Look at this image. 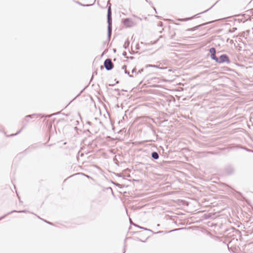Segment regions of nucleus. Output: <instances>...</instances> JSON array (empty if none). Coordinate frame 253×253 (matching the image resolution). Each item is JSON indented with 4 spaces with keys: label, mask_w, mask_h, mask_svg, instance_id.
Instances as JSON below:
<instances>
[{
    "label": "nucleus",
    "mask_w": 253,
    "mask_h": 253,
    "mask_svg": "<svg viewBox=\"0 0 253 253\" xmlns=\"http://www.w3.org/2000/svg\"><path fill=\"white\" fill-rule=\"evenodd\" d=\"M215 62L218 63H222L224 62L229 63L230 61L228 56L226 54H222L220 56L219 58H217V60Z\"/></svg>",
    "instance_id": "obj_1"
},
{
    "label": "nucleus",
    "mask_w": 253,
    "mask_h": 253,
    "mask_svg": "<svg viewBox=\"0 0 253 253\" xmlns=\"http://www.w3.org/2000/svg\"><path fill=\"white\" fill-rule=\"evenodd\" d=\"M104 66L108 71L112 70L114 67V64L112 62V60L110 58L106 59L104 61Z\"/></svg>",
    "instance_id": "obj_2"
},
{
    "label": "nucleus",
    "mask_w": 253,
    "mask_h": 253,
    "mask_svg": "<svg viewBox=\"0 0 253 253\" xmlns=\"http://www.w3.org/2000/svg\"><path fill=\"white\" fill-rule=\"evenodd\" d=\"M210 52L211 53V58L214 60L215 61L217 60V57L216 56V50L214 47H211L209 50Z\"/></svg>",
    "instance_id": "obj_3"
},
{
    "label": "nucleus",
    "mask_w": 253,
    "mask_h": 253,
    "mask_svg": "<svg viewBox=\"0 0 253 253\" xmlns=\"http://www.w3.org/2000/svg\"><path fill=\"white\" fill-rule=\"evenodd\" d=\"M123 22L124 24L127 27H130L132 26L133 23L129 18H126L124 19Z\"/></svg>",
    "instance_id": "obj_4"
},
{
    "label": "nucleus",
    "mask_w": 253,
    "mask_h": 253,
    "mask_svg": "<svg viewBox=\"0 0 253 253\" xmlns=\"http://www.w3.org/2000/svg\"><path fill=\"white\" fill-rule=\"evenodd\" d=\"M225 172L228 174H232L234 171V169L232 166H228L225 169Z\"/></svg>",
    "instance_id": "obj_5"
},
{
    "label": "nucleus",
    "mask_w": 253,
    "mask_h": 253,
    "mask_svg": "<svg viewBox=\"0 0 253 253\" xmlns=\"http://www.w3.org/2000/svg\"><path fill=\"white\" fill-rule=\"evenodd\" d=\"M112 33V25H108V38L110 40Z\"/></svg>",
    "instance_id": "obj_6"
},
{
    "label": "nucleus",
    "mask_w": 253,
    "mask_h": 253,
    "mask_svg": "<svg viewBox=\"0 0 253 253\" xmlns=\"http://www.w3.org/2000/svg\"><path fill=\"white\" fill-rule=\"evenodd\" d=\"M26 211L24 210V211H15V210H14V211H12L9 212H8L7 215L11 213H12V212H25ZM6 215H4L3 216H1V217H0V220H2L5 216Z\"/></svg>",
    "instance_id": "obj_7"
},
{
    "label": "nucleus",
    "mask_w": 253,
    "mask_h": 253,
    "mask_svg": "<svg viewBox=\"0 0 253 253\" xmlns=\"http://www.w3.org/2000/svg\"><path fill=\"white\" fill-rule=\"evenodd\" d=\"M151 156L155 160H157L159 158V154L157 152H153Z\"/></svg>",
    "instance_id": "obj_8"
},
{
    "label": "nucleus",
    "mask_w": 253,
    "mask_h": 253,
    "mask_svg": "<svg viewBox=\"0 0 253 253\" xmlns=\"http://www.w3.org/2000/svg\"><path fill=\"white\" fill-rule=\"evenodd\" d=\"M196 15L193 16V17H189V18H179V19H177V21H188L189 20H191L193 18V17H194Z\"/></svg>",
    "instance_id": "obj_9"
},
{
    "label": "nucleus",
    "mask_w": 253,
    "mask_h": 253,
    "mask_svg": "<svg viewBox=\"0 0 253 253\" xmlns=\"http://www.w3.org/2000/svg\"><path fill=\"white\" fill-rule=\"evenodd\" d=\"M155 67V68H159L161 69H166L167 68V67H160L159 66L155 65H151V64H149L146 66V67Z\"/></svg>",
    "instance_id": "obj_10"
},
{
    "label": "nucleus",
    "mask_w": 253,
    "mask_h": 253,
    "mask_svg": "<svg viewBox=\"0 0 253 253\" xmlns=\"http://www.w3.org/2000/svg\"><path fill=\"white\" fill-rule=\"evenodd\" d=\"M38 116H39L38 115H37L35 114L27 115L26 117L25 121H26L27 122H28V120H27V118H34L35 116H37V117H38Z\"/></svg>",
    "instance_id": "obj_11"
},
{
    "label": "nucleus",
    "mask_w": 253,
    "mask_h": 253,
    "mask_svg": "<svg viewBox=\"0 0 253 253\" xmlns=\"http://www.w3.org/2000/svg\"><path fill=\"white\" fill-rule=\"evenodd\" d=\"M122 69H125V74H127V75H128V76L130 77H133V76L131 75H130L129 74V73L128 72H127V70H126V65H124L123 67H122Z\"/></svg>",
    "instance_id": "obj_12"
},
{
    "label": "nucleus",
    "mask_w": 253,
    "mask_h": 253,
    "mask_svg": "<svg viewBox=\"0 0 253 253\" xmlns=\"http://www.w3.org/2000/svg\"><path fill=\"white\" fill-rule=\"evenodd\" d=\"M107 17H111V8L110 5H109L108 7Z\"/></svg>",
    "instance_id": "obj_13"
},
{
    "label": "nucleus",
    "mask_w": 253,
    "mask_h": 253,
    "mask_svg": "<svg viewBox=\"0 0 253 253\" xmlns=\"http://www.w3.org/2000/svg\"><path fill=\"white\" fill-rule=\"evenodd\" d=\"M107 22L108 24V25L110 24L112 25V17H107Z\"/></svg>",
    "instance_id": "obj_14"
},
{
    "label": "nucleus",
    "mask_w": 253,
    "mask_h": 253,
    "mask_svg": "<svg viewBox=\"0 0 253 253\" xmlns=\"http://www.w3.org/2000/svg\"><path fill=\"white\" fill-rule=\"evenodd\" d=\"M198 26H195L193 28L188 29L187 30L189 31H193L197 29Z\"/></svg>",
    "instance_id": "obj_15"
},
{
    "label": "nucleus",
    "mask_w": 253,
    "mask_h": 253,
    "mask_svg": "<svg viewBox=\"0 0 253 253\" xmlns=\"http://www.w3.org/2000/svg\"><path fill=\"white\" fill-rule=\"evenodd\" d=\"M129 45V42H126L125 43V44L124 45V47L125 48H126L128 47Z\"/></svg>",
    "instance_id": "obj_16"
},
{
    "label": "nucleus",
    "mask_w": 253,
    "mask_h": 253,
    "mask_svg": "<svg viewBox=\"0 0 253 253\" xmlns=\"http://www.w3.org/2000/svg\"><path fill=\"white\" fill-rule=\"evenodd\" d=\"M143 69H141L139 70L137 72V74H140V73H141V72H143Z\"/></svg>",
    "instance_id": "obj_17"
},
{
    "label": "nucleus",
    "mask_w": 253,
    "mask_h": 253,
    "mask_svg": "<svg viewBox=\"0 0 253 253\" xmlns=\"http://www.w3.org/2000/svg\"><path fill=\"white\" fill-rule=\"evenodd\" d=\"M109 5H110V6H111V3H110V0H109L108 1V2H107V6H108V7L109 6Z\"/></svg>",
    "instance_id": "obj_18"
},
{
    "label": "nucleus",
    "mask_w": 253,
    "mask_h": 253,
    "mask_svg": "<svg viewBox=\"0 0 253 253\" xmlns=\"http://www.w3.org/2000/svg\"><path fill=\"white\" fill-rule=\"evenodd\" d=\"M20 130L14 134H11V136H14V135H17V134H18L20 132Z\"/></svg>",
    "instance_id": "obj_19"
},
{
    "label": "nucleus",
    "mask_w": 253,
    "mask_h": 253,
    "mask_svg": "<svg viewBox=\"0 0 253 253\" xmlns=\"http://www.w3.org/2000/svg\"><path fill=\"white\" fill-rule=\"evenodd\" d=\"M42 220H43L44 222H46V223H48V224H51L50 222H48V221H47L46 220H43V219H42Z\"/></svg>",
    "instance_id": "obj_20"
},
{
    "label": "nucleus",
    "mask_w": 253,
    "mask_h": 253,
    "mask_svg": "<svg viewBox=\"0 0 253 253\" xmlns=\"http://www.w3.org/2000/svg\"><path fill=\"white\" fill-rule=\"evenodd\" d=\"M126 55V52H124V53H123V55L125 56Z\"/></svg>",
    "instance_id": "obj_21"
},
{
    "label": "nucleus",
    "mask_w": 253,
    "mask_h": 253,
    "mask_svg": "<svg viewBox=\"0 0 253 253\" xmlns=\"http://www.w3.org/2000/svg\"><path fill=\"white\" fill-rule=\"evenodd\" d=\"M135 70H136V69L135 68H134L132 70V73H134L135 72Z\"/></svg>",
    "instance_id": "obj_22"
},
{
    "label": "nucleus",
    "mask_w": 253,
    "mask_h": 253,
    "mask_svg": "<svg viewBox=\"0 0 253 253\" xmlns=\"http://www.w3.org/2000/svg\"><path fill=\"white\" fill-rule=\"evenodd\" d=\"M90 5V4H86V5H84V6H88Z\"/></svg>",
    "instance_id": "obj_23"
},
{
    "label": "nucleus",
    "mask_w": 253,
    "mask_h": 253,
    "mask_svg": "<svg viewBox=\"0 0 253 253\" xmlns=\"http://www.w3.org/2000/svg\"><path fill=\"white\" fill-rule=\"evenodd\" d=\"M178 230V229L172 230L170 231L169 232H172V231H175V230Z\"/></svg>",
    "instance_id": "obj_24"
},
{
    "label": "nucleus",
    "mask_w": 253,
    "mask_h": 253,
    "mask_svg": "<svg viewBox=\"0 0 253 253\" xmlns=\"http://www.w3.org/2000/svg\"><path fill=\"white\" fill-rule=\"evenodd\" d=\"M163 232V231H159V232H157L156 233H161V232Z\"/></svg>",
    "instance_id": "obj_25"
},
{
    "label": "nucleus",
    "mask_w": 253,
    "mask_h": 253,
    "mask_svg": "<svg viewBox=\"0 0 253 253\" xmlns=\"http://www.w3.org/2000/svg\"><path fill=\"white\" fill-rule=\"evenodd\" d=\"M125 253V249H124V252H123V253Z\"/></svg>",
    "instance_id": "obj_26"
},
{
    "label": "nucleus",
    "mask_w": 253,
    "mask_h": 253,
    "mask_svg": "<svg viewBox=\"0 0 253 253\" xmlns=\"http://www.w3.org/2000/svg\"><path fill=\"white\" fill-rule=\"evenodd\" d=\"M55 115V114H52V115H51V116H52V115ZM50 116H51V115H50V116H49V117H50Z\"/></svg>",
    "instance_id": "obj_27"
},
{
    "label": "nucleus",
    "mask_w": 253,
    "mask_h": 253,
    "mask_svg": "<svg viewBox=\"0 0 253 253\" xmlns=\"http://www.w3.org/2000/svg\"><path fill=\"white\" fill-rule=\"evenodd\" d=\"M140 228H142L143 229V228L141 227H139Z\"/></svg>",
    "instance_id": "obj_28"
},
{
    "label": "nucleus",
    "mask_w": 253,
    "mask_h": 253,
    "mask_svg": "<svg viewBox=\"0 0 253 253\" xmlns=\"http://www.w3.org/2000/svg\"><path fill=\"white\" fill-rule=\"evenodd\" d=\"M95 0L96 1V0Z\"/></svg>",
    "instance_id": "obj_29"
}]
</instances>
